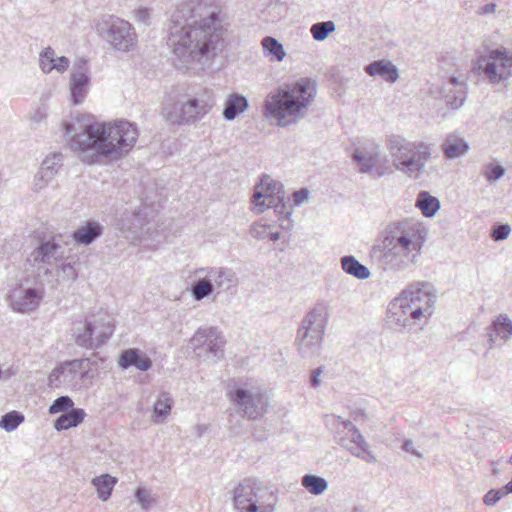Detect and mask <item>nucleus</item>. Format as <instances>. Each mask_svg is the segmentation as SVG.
I'll return each instance as SVG.
<instances>
[{
  "mask_svg": "<svg viewBox=\"0 0 512 512\" xmlns=\"http://www.w3.org/2000/svg\"><path fill=\"white\" fill-rule=\"evenodd\" d=\"M495 334L504 342H507L512 336V320L506 314H500L489 326Z\"/></svg>",
  "mask_w": 512,
  "mask_h": 512,
  "instance_id": "4c0bfd02",
  "label": "nucleus"
},
{
  "mask_svg": "<svg viewBox=\"0 0 512 512\" xmlns=\"http://www.w3.org/2000/svg\"><path fill=\"white\" fill-rule=\"evenodd\" d=\"M137 16L140 21L146 22L147 19L149 18V10L148 9H140L137 12Z\"/></svg>",
  "mask_w": 512,
  "mask_h": 512,
  "instance_id": "338daca9",
  "label": "nucleus"
},
{
  "mask_svg": "<svg viewBox=\"0 0 512 512\" xmlns=\"http://www.w3.org/2000/svg\"><path fill=\"white\" fill-rule=\"evenodd\" d=\"M364 71L370 76H380L390 83L399 78L397 67L390 61L377 60L365 66Z\"/></svg>",
  "mask_w": 512,
  "mask_h": 512,
  "instance_id": "c756f323",
  "label": "nucleus"
},
{
  "mask_svg": "<svg viewBox=\"0 0 512 512\" xmlns=\"http://www.w3.org/2000/svg\"><path fill=\"white\" fill-rule=\"evenodd\" d=\"M197 272L203 274V272L210 273V278L214 283V289L228 290L230 287L237 284V277L235 272L230 268L225 267H201L197 269Z\"/></svg>",
  "mask_w": 512,
  "mask_h": 512,
  "instance_id": "bb28decb",
  "label": "nucleus"
},
{
  "mask_svg": "<svg viewBox=\"0 0 512 512\" xmlns=\"http://www.w3.org/2000/svg\"><path fill=\"white\" fill-rule=\"evenodd\" d=\"M504 174L505 168L501 165L496 164H488L483 171V175L490 183L496 182L497 180L502 178Z\"/></svg>",
  "mask_w": 512,
  "mask_h": 512,
  "instance_id": "3c124183",
  "label": "nucleus"
},
{
  "mask_svg": "<svg viewBox=\"0 0 512 512\" xmlns=\"http://www.w3.org/2000/svg\"><path fill=\"white\" fill-rule=\"evenodd\" d=\"M73 400L65 395L56 398L53 403L49 406L48 412L52 415L57 413H65L73 408Z\"/></svg>",
  "mask_w": 512,
  "mask_h": 512,
  "instance_id": "a18cd8bd",
  "label": "nucleus"
},
{
  "mask_svg": "<svg viewBox=\"0 0 512 512\" xmlns=\"http://www.w3.org/2000/svg\"><path fill=\"white\" fill-rule=\"evenodd\" d=\"M335 29H336L335 23L331 20H328V21L314 23L310 27V33L314 40L321 42V41H324L325 39H327L329 34L334 32Z\"/></svg>",
  "mask_w": 512,
  "mask_h": 512,
  "instance_id": "a19ab883",
  "label": "nucleus"
},
{
  "mask_svg": "<svg viewBox=\"0 0 512 512\" xmlns=\"http://www.w3.org/2000/svg\"><path fill=\"white\" fill-rule=\"evenodd\" d=\"M56 174L48 171L47 168H40L34 178V190L40 191L45 188L55 177Z\"/></svg>",
  "mask_w": 512,
  "mask_h": 512,
  "instance_id": "49530a36",
  "label": "nucleus"
},
{
  "mask_svg": "<svg viewBox=\"0 0 512 512\" xmlns=\"http://www.w3.org/2000/svg\"><path fill=\"white\" fill-rule=\"evenodd\" d=\"M118 365L121 369L135 367L140 371H148L152 367V360L138 348H129L121 352Z\"/></svg>",
  "mask_w": 512,
  "mask_h": 512,
  "instance_id": "393cba45",
  "label": "nucleus"
},
{
  "mask_svg": "<svg viewBox=\"0 0 512 512\" xmlns=\"http://www.w3.org/2000/svg\"><path fill=\"white\" fill-rule=\"evenodd\" d=\"M440 94L445 99L447 106L458 109L464 105L467 96V84L465 80H459L455 76L448 78L443 83Z\"/></svg>",
  "mask_w": 512,
  "mask_h": 512,
  "instance_id": "5701e85b",
  "label": "nucleus"
},
{
  "mask_svg": "<svg viewBox=\"0 0 512 512\" xmlns=\"http://www.w3.org/2000/svg\"><path fill=\"white\" fill-rule=\"evenodd\" d=\"M194 280L190 287V292L194 300L201 301L214 292V283L210 278V273L203 272L200 274L197 269L193 272Z\"/></svg>",
  "mask_w": 512,
  "mask_h": 512,
  "instance_id": "c85d7f7f",
  "label": "nucleus"
},
{
  "mask_svg": "<svg viewBox=\"0 0 512 512\" xmlns=\"http://www.w3.org/2000/svg\"><path fill=\"white\" fill-rule=\"evenodd\" d=\"M386 147L393 167L408 178L417 180L431 159V146L423 141H410L401 135H390Z\"/></svg>",
  "mask_w": 512,
  "mask_h": 512,
  "instance_id": "39448f33",
  "label": "nucleus"
},
{
  "mask_svg": "<svg viewBox=\"0 0 512 512\" xmlns=\"http://www.w3.org/2000/svg\"><path fill=\"white\" fill-rule=\"evenodd\" d=\"M506 492L503 489H491L489 490L483 497V502L486 506H494L498 501H500Z\"/></svg>",
  "mask_w": 512,
  "mask_h": 512,
  "instance_id": "603ef678",
  "label": "nucleus"
},
{
  "mask_svg": "<svg viewBox=\"0 0 512 512\" xmlns=\"http://www.w3.org/2000/svg\"><path fill=\"white\" fill-rule=\"evenodd\" d=\"M114 324L104 311L87 315L83 323L74 330L75 343L88 350H96L112 336Z\"/></svg>",
  "mask_w": 512,
  "mask_h": 512,
  "instance_id": "1a4fd4ad",
  "label": "nucleus"
},
{
  "mask_svg": "<svg viewBox=\"0 0 512 512\" xmlns=\"http://www.w3.org/2000/svg\"><path fill=\"white\" fill-rule=\"evenodd\" d=\"M402 448L405 452L411 453L412 455H414L418 458H423V454L421 452H419L417 449L413 448L412 440H409V439L405 440L402 445Z\"/></svg>",
  "mask_w": 512,
  "mask_h": 512,
  "instance_id": "680f3d73",
  "label": "nucleus"
},
{
  "mask_svg": "<svg viewBox=\"0 0 512 512\" xmlns=\"http://www.w3.org/2000/svg\"><path fill=\"white\" fill-rule=\"evenodd\" d=\"M56 174L48 171L47 168H40L34 178V190L40 191L45 188L55 177Z\"/></svg>",
  "mask_w": 512,
  "mask_h": 512,
  "instance_id": "de8ad7c7",
  "label": "nucleus"
},
{
  "mask_svg": "<svg viewBox=\"0 0 512 512\" xmlns=\"http://www.w3.org/2000/svg\"><path fill=\"white\" fill-rule=\"evenodd\" d=\"M56 174L48 171L47 168H40L34 178V190L40 191L45 188L55 177Z\"/></svg>",
  "mask_w": 512,
  "mask_h": 512,
  "instance_id": "09e8293b",
  "label": "nucleus"
},
{
  "mask_svg": "<svg viewBox=\"0 0 512 512\" xmlns=\"http://www.w3.org/2000/svg\"><path fill=\"white\" fill-rule=\"evenodd\" d=\"M416 207L428 218L433 217L440 209V201L427 191H421L416 199Z\"/></svg>",
  "mask_w": 512,
  "mask_h": 512,
  "instance_id": "f704fd0d",
  "label": "nucleus"
},
{
  "mask_svg": "<svg viewBox=\"0 0 512 512\" xmlns=\"http://www.w3.org/2000/svg\"><path fill=\"white\" fill-rule=\"evenodd\" d=\"M441 148L446 158L456 159L468 152L469 144L460 134L450 133L445 137Z\"/></svg>",
  "mask_w": 512,
  "mask_h": 512,
  "instance_id": "cd10ccee",
  "label": "nucleus"
},
{
  "mask_svg": "<svg viewBox=\"0 0 512 512\" xmlns=\"http://www.w3.org/2000/svg\"><path fill=\"white\" fill-rule=\"evenodd\" d=\"M285 192L283 185L264 175L261 182L255 187L252 195L253 209L257 214L263 213L265 209L270 208L275 201L284 199Z\"/></svg>",
  "mask_w": 512,
  "mask_h": 512,
  "instance_id": "2eb2a0df",
  "label": "nucleus"
},
{
  "mask_svg": "<svg viewBox=\"0 0 512 512\" xmlns=\"http://www.w3.org/2000/svg\"><path fill=\"white\" fill-rule=\"evenodd\" d=\"M496 9H497V5L496 3H487L483 6H481L478 10H477V14L479 16H485V15H491V14H494L496 12Z\"/></svg>",
  "mask_w": 512,
  "mask_h": 512,
  "instance_id": "052dcab7",
  "label": "nucleus"
},
{
  "mask_svg": "<svg viewBox=\"0 0 512 512\" xmlns=\"http://www.w3.org/2000/svg\"><path fill=\"white\" fill-rule=\"evenodd\" d=\"M402 292H407L406 297L412 307H414L415 317H422L425 321L433 313V307L436 301L433 287L428 282L411 283Z\"/></svg>",
  "mask_w": 512,
  "mask_h": 512,
  "instance_id": "4468645a",
  "label": "nucleus"
},
{
  "mask_svg": "<svg viewBox=\"0 0 512 512\" xmlns=\"http://www.w3.org/2000/svg\"><path fill=\"white\" fill-rule=\"evenodd\" d=\"M89 371V359H74L66 361L52 370L49 384L58 387L64 385L71 390H79Z\"/></svg>",
  "mask_w": 512,
  "mask_h": 512,
  "instance_id": "ddd939ff",
  "label": "nucleus"
},
{
  "mask_svg": "<svg viewBox=\"0 0 512 512\" xmlns=\"http://www.w3.org/2000/svg\"><path fill=\"white\" fill-rule=\"evenodd\" d=\"M315 96L316 84L309 78L285 84L267 94L263 115L279 127L296 124L306 116Z\"/></svg>",
  "mask_w": 512,
  "mask_h": 512,
  "instance_id": "20e7f679",
  "label": "nucleus"
},
{
  "mask_svg": "<svg viewBox=\"0 0 512 512\" xmlns=\"http://www.w3.org/2000/svg\"><path fill=\"white\" fill-rule=\"evenodd\" d=\"M343 271L359 280H366L370 277L369 269L361 264L354 256L346 255L340 259Z\"/></svg>",
  "mask_w": 512,
  "mask_h": 512,
  "instance_id": "72a5a7b5",
  "label": "nucleus"
},
{
  "mask_svg": "<svg viewBox=\"0 0 512 512\" xmlns=\"http://www.w3.org/2000/svg\"><path fill=\"white\" fill-rule=\"evenodd\" d=\"M425 238L420 224L408 219L393 221L375 240L368 256L382 272H404L418 262Z\"/></svg>",
  "mask_w": 512,
  "mask_h": 512,
  "instance_id": "7ed1b4c3",
  "label": "nucleus"
},
{
  "mask_svg": "<svg viewBox=\"0 0 512 512\" xmlns=\"http://www.w3.org/2000/svg\"><path fill=\"white\" fill-rule=\"evenodd\" d=\"M172 408V399L168 393H161L154 404L155 417H166Z\"/></svg>",
  "mask_w": 512,
  "mask_h": 512,
  "instance_id": "c03bdc74",
  "label": "nucleus"
},
{
  "mask_svg": "<svg viewBox=\"0 0 512 512\" xmlns=\"http://www.w3.org/2000/svg\"><path fill=\"white\" fill-rule=\"evenodd\" d=\"M33 265L57 264L64 258V247L55 238L42 240L30 254Z\"/></svg>",
  "mask_w": 512,
  "mask_h": 512,
  "instance_id": "4be33fe9",
  "label": "nucleus"
},
{
  "mask_svg": "<svg viewBox=\"0 0 512 512\" xmlns=\"http://www.w3.org/2000/svg\"><path fill=\"white\" fill-rule=\"evenodd\" d=\"M323 372L322 367H319L312 371L310 383L313 387H318L320 385V375Z\"/></svg>",
  "mask_w": 512,
  "mask_h": 512,
  "instance_id": "e2e57ef3",
  "label": "nucleus"
},
{
  "mask_svg": "<svg viewBox=\"0 0 512 512\" xmlns=\"http://www.w3.org/2000/svg\"><path fill=\"white\" fill-rule=\"evenodd\" d=\"M218 14L202 4L188 0L177 5L171 13L167 45L180 62L178 67L189 68L210 58L218 35L214 33Z\"/></svg>",
  "mask_w": 512,
  "mask_h": 512,
  "instance_id": "f257e3e1",
  "label": "nucleus"
},
{
  "mask_svg": "<svg viewBox=\"0 0 512 512\" xmlns=\"http://www.w3.org/2000/svg\"><path fill=\"white\" fill-rule=\"evenodd\" d=\"M63 155L60 152H55L49 156H47L40 168H47L48 171H51L54 174H57L58 169L62 166Z\"/></svg>",
  "mask_w": 512,
  "mask_h": 512,
  "instance_id": "8fccbe9b",
  "label": "nucleus"
},
{
  "mask_svg": "<svg viewBox=\"0 0 512 512\" xmlns=\"http://www.w3.org/2000/svg\"><path fill=\"white\" fill-rule=\"evenodd\" d=\"M85 411L81 408H72L61 414L54 422V428L57 431L67 430L78 426L85 418Z\"/></svg>",
  "mask_w": 512,
  "mask_h": 512,
  "instance_id": "473e14b6",
  "label": "nucleus"
},
{
  "mask_svg": "<svg viewBox=\"0 0 512 512\" xmlns=\"http://www.w3.org/2000/svg\"><path fill=\"white\" fill-rule=\"evenodd\" d=\"M353 161L360 173H368L380 178L389 171L386 162H381V153L378 147L372 150H355Z\"/></svg>",
  "mask_w": 512,
  "mask_h": 512,
  "instance_id": "6ab92c4d",
  "label": "nucleus"
},
{
  "mask_svg": "<svg viewBox=\"0 0 512 512\" xmlns=\"http://www.w3.org/2000/svg\"><path fill=\"white\" fill-rule=\"evenodd\" d=\"M407 292H401L388 305L387 319L398 327L412 329L416 325L424 324L426 321L422 317H415L414 307L410 305L406 297Z\"/></svg>",
  "mask_w": 512,
  "mask_h": 512,
  "instance_id": "dca6fc26",
  "label": "nucleus"
},
{
  "mask_svg": "<svg viewBox=\"0 0 512 512\" xmlns=\"http://www.w3.org/2000/svg\"><path fill=\"white\" fill-rule=\"evenodd\" d=\"M327 318V305L317 303L302 319L297 331L296 342L298 352L303 358L312 357L320 350Z\"/></svg>",
  "mask_w": 512,
  "mask_h": 512,
  "instance_id": "0eeeda50",
  "label": "nucleus"
},
{
  "mask_svg": "<svg viewBox=\"0 0 512 512\" xmlns=\"http://www.w3.org/2000/svg\"><path fill=\"white\" fill-rule=\"evenodd\" d=\"M227 397L242 413V418L250 420L262 416L268 407L267 398L259 388L235 385L227 392Z\"/></svg>",
  "mask_w": 512,
  "mask_h": 512,
  "instance_id": "9b49d317",
  "label": "nucleus"
},
{
  "mask_svg": "<svg viewBox=\"0 0 512 512\" xmlns=\"http://www.w3.org/2000/svg\"><path fill=\"white\" fill-rule=\"evenodd\" d=\"M213 104L206 91L179 94L164 100L161 115L169 126L194 125L209 113Z\"/></svg>",
  "mask_w": 512,
  "mask_h": 512,
  "instance_id": "423d86ee",
  "label": "nucleus"
},
{
  "mask_svg": "<svg viewBox=\"0 0 512 512\" xmlns=\"http://www.w3.org/2000/svg\"><path fill=\"white\" fill-rule=\"evenodd\" d=\"M473 71L491 84L500 83L512 76V53L506 48L490 50L477 58Z\"/></svg>",
  "mask_w": 512,
  "mask_h": 512,
  "instance_id": "9d476101",
  "label": "nucleus"
},
{
  "mask_svg": "<svg viewBox=\"0 0 512 512\" xmlns=\"http://www.w3.org/2000/svg\"><path fill=\"white\" fill-rule=\"evenodd\" d=\"M269 225L266 224H253L250 228V234L256 239H265L268 237Z\"/></svg>",
  "mask_w": 512,
  "mask_h": 512,
  "instance_id": "4d7b16f0",
  "label": "nucleus"
},
{
  "mask_svg": "<svg viewBox=\"0 0 512 512\" xmlns=\"http://www.w3.org/2000/svg\"><path fill=\"white\" fill-rule=\"evenodd\" d=\"M309 191L306 188H301L293 193V200L295 205H300L308 199Z\"/></svg>",
  "mask_w": 512,
  "mask_h": 512,
  "instance_id": "bf43d9fd",
  "label": "nucleus"
},
{
  "mask_svg": "<svg viewBox=\"0 0 512 512\" xmlns=\"http://www.w3.org/2000/svg\"><path fill=\"white\" fill-rule=\"evenodd\" d=\"M249 107L248 100L245 96L232 93L228 96L223 109V117L225 120L232 121L240 113L246 111Z\"/></svg>",
  "mask_w": 512,
  "mask_h": 512,
  "instance_id": "2f4dec72",
  "label": "nucleus"
},
{
  "mask_svg": "<svg viewBox=\"0 0 512 512\" xmlns=\"http://www.w3.org/2000/svg\"><path fill=\"white\" fill-rule=\"evenodd\" d=\"M194 350L203 349L213 359L219 360L224 355L225 340L222 333L216 327L199 328L191 338Z\"/></svg>",
  "mask_w": 512,
  "mask_h": 512,
  "instance_id": "f3484780",
  "label": "nucleus"
},
{
  "mask_svg": "<svg viewBox=\"0 0 512 512\" xmlns=\"http://www.w3.org/2000/svg\"><path fill=\"white\" fill-rule=\"evenodd\" d=\"M103 233V226L95 221H87L73 233V239L77 244L90 245Z\"/></svg>",
  "mask_w": 512,
  "mask_h": 512,
  "instance_id": "7c9ffc66",
  "label": "nucleus"
},
{
  "mask_svg": "<svg viewBox=\"0 0 512 512\" xmlns=\"http://www.w3.org/2000/svg\"><path fill=\"white\" fill-rule=\"evenodd\" d=\"M97 30L105 35L106 40L116 50L127 52L136 43V33L131 24L124 19L108 16L98 23Z\"/></svg>",
  "mask_w": 512,
  "mask_h": 512,
  "instance_id": "f8f14e48",
  "label": "nucleus"
},
{
  "mask_svg": "<svg viewBox=\"0 0 512 512\" xmlns=\"http://www.w3.org/2000/svg\"><path fill=\"white\" fill-rule=\"evenodd\" d=\"M262 46L265 55L269 56L272 60L282 61L286 55L283 45L273 37H265L262 40Z\"/></svg>",
  "mask_w": 512,
  "mask_h": 512,
  "instance_id": "58836bf2",
  "label": "nucleus"
},
{
  "mask_svg": "<svg viewBox=\"0 0 512 512\" xmlns=\"http://www.w3.org/2000/svg\"><path fill=\"white\" fill-rule=\"evenodd\" d=\"M337 422L339 425H342V427H343V430L339 431V433H338L339 436H341L343 434H348V433L352 432L353 430H357V427L350 420H344V419H342V417L338 416Z\"/></svg>",
  "mask_w": 512,
  "mask_h": 512,
  "instance_id": "13d9d810",
  "label": "nucleus"
},
{
  "mask_svg": "<svg viewBox=\"0 0 512 512\" xmlns=\"http://www.w3.org/2000/svg\"><path fill=\"white\" fill-rule=\"evenodd\" d=\"M351 416H352L353 420L356 422L364 421L367 418L365 411L361 410V409L354 410L351 413Z\"/></svg>",
  "mask_w": 512,
  "mask_h": 512,
  "instance_id": "0e129e2a",
  "label": "nucleus"
},
{
  "mask_svg": "<svg viewBox=\"0 0 512 512\" xmlns=\"http://www.w3.org/2000/svg\"><path fill=\"white\" fill-rule=\"evenodd\" d=\"M77 261H65L57 269V280L61 282H73L78 277L75 267Z\"/></svg>",
  "mask_w": 512,
  "mask_h": 512,
  "instance_id": "79ce46f5",
  "label": "nucleus"
},
{
  "mask_svg": "<svg viewBox=\"0 0 512 512\" xmlns=\"http://www.w3.org/2000/svg\"><path fill=\"white\" fill-rule=\"evenodd\" d=\"M119 230L124 238L135 243L152 236L151 223L146 219V214L141 210L125 215L119 221Z\"/></svg>",
  "mask_w": 512,
  "mask_h": 512,
  "instance_id": "a211bd4d",
  "label": "nucleus"
},
{
  "mask_svg": "<svg viewBox=\"0 0 512 512\" xmlns=\"http://www.w3.org/2000/svg\"><path fill=\"white\" fill-rule=\"evenodd\" d=\"M487 331H488L489 349H491L493 347V345L496 343L497 338H499V337L495 334V332L493 330H489V328H488Z\"/></svg>",
  "mask_w": 512,
  "mask_h": 512,
  "instance_id": "69168bd1",
  "label": "nucleus"
},
{
  "mask_svg": "<svg viewBox=\"0 0 512 512\" xmlns=\"http://www.w3.org/2000/svg\"><path fill=\"white\" fill-rule=\"evenodd\" d=\"M268 235L272 241H277L280 238L279 232H272L270 234L268 233Z\"/></svg>",
  "mask_w": 512,
  "mask_h": 512,
  "instance_id": "774afa93",
  "label": "nucleus"
},
{
  "mask_svg": "<svg viewBox=\"0 0 512 512\" xmlns=\"http://www.w3.org/2000/svg\"><path fill=\"white\" fill-rule=\"evenodd\" d=\"M271 207L274 208V212L279 216L280 227L284 230H290L293 227V223L290 218L292 211L284 199L275 201Z\"/></svg>",
  "mask_w": 512,
  "mask_h": 512,
  "instance_id": "ea45409f",
  "label": "nucleus"
},
{
  "mask_svg": "<svg viewBox=\"0 0 512 512\" xmlns=\"http://www.w3.org/2000/svg\"><path fill=\"white\" fill-rule=\"evenodd\" d=\"M233 505L238 512H275L277 497L260 482L246 478L233 490Z\"/></svg>",
  "mask_w": 512,
  "mask_h": 512,
  "instance_id": "6e6552de",
  "label": "nucleus"
},
{
  "mask_svg": "<svg viewBox=\"0 0 512 512\" xmlns=\"http://www.w3.org/2000/svg\"><path fill=\"white\" fill-rule=\"evenodd\" d=\"M69 64L70 61L67 57L57 56L51 47H46L39 55V66L45 74H49L53 70L63 73L68 69Z\"/></svg>",
  "mask_w": 512,
  "mask_h": 512,
  "instance_id": "a878e982",
  "label": "nucleus"
},
{
  "mask_svg": "<svg viewBox=\"0 0 512 512\" xmlns=\"http://www.w3.org/2000/svg\"><path fill=\"white\" fill-rule=\"evenodd\" d=\"M11 308L20 313L35 310L42 299V293L36 288L17 287L7 296Z\"/></svg>",
  "mask_w": 512,
  "mask_h": 512,
  "instance_id": "412c9836",
  "label": "nucleus"
},
{
  "mask_svg": "<svg viewBox=\"0 0 512 512\" xmlns=\"http://www.w3.org/2000/svg\"><path fill=\"white\" fill-rule=\"evenodd\" d=\"M301 485L313 495H321L328 489V481L315 474H306L301 479Z\"/></svg>",
  "mask_w": 512,
  "mask_h": 512,
  "instance_id": "e433bc0d",
  "label": "nucleus"
},
{
  "mask_svg": "<svg viewBox=\"0 0 512 512\" xmlns=\"http://www.w3.org/2000/svg\"><path fill=\"white\" fill-rule=\"evenodd\" d=\"M511 228L508 224H499L491 232V237L495 241H502L508 238Z\"/></svg>",
  "mask_w": 512,
  "mask_h": 512,
  "instance_id": "5fc2aeb1",
  "label": "nucleus"
},
{
  "mask_svg": "<svg viewBox=\"0 0 512 512\" xmlns=\"http://www.w3.org/2000/svg\"><path fill=\"white\" fill-rule=\"evenodd\" d=\"M242 413H239L238 410L235 413H230L228 417L229 429L234 433L238 434L240 429L243 426Z\"/></svg>",
  "mask_w": 512,
  "mask_h": 512,
  "instance_id": "6e6d98bb",
  "label": "nucleus"
},
{
  "mask_svg": "<svg viewBox=\"0 0 512 512\" xmlns=\"http://www.w3.org/2000/svg\"><path fill=\"white\" fill-rule=\"evenodd\" d=\"M135 497L143 509H148L154 501L151 493L145 488H138Z\"/></svg>",
  "mask_w": 512,
  "mask_h": 512,
  "instance_id": "864d4df0",
  "label": "nucleus"
},
{
  "mask_svg": "<svg viewBox=\"0 0 512 512\" xmlns=\"http://www.w3.org/2000/svg\"><path fill=\"white\" fill-rule=\"evenodd\" d=\"M116 483L117 479L109 474H102L101 476L95 477L92 480V484L97 490L98 497L102 501L109 499Z\"/></svg>",
  "mask_w": 512,
  "mask_h": 512,
  "instance_id": "c9c22d12",
  "label": "nucleus"
},
{
  "mask_svg": "<svg viewBox=\"0 0 512 512\" xmlns=\"http://www.w3.org/2000/svg\"><path fill=\"white\" fill-rule=\"evenodd\" d=\"M338 444L349 451L353 456L367 463L377 462L375 454L369 449V444L358 429L339 436Z\"/></svg>",
  "mask_w": 512,
  "mask_h": 512,
  "instance_id": "aec40b11",
  "label": "nucleus"
},
{
  "mask_svg": "<svg viewBox=\"0 0 512 512\" xmlns=\"http://www.w3.org/2000/svg\"><path fill=\"white\" fill-rule=\"evenodd\" d=\"M90 77L87 73L86 61H81L78 70L71 74L70 92L75 105L82 103L86 97Z\"/></svg>",
  "mask_w": 512,
  "mask_h": 512,
  "instance_id": "b1692460",
  "label": "nucleus"
},
{
  "mask_svg": "<svg viewBox=\"0 0 512 512\" xmlns=\"http://www.w3.org/2000/svg\"><path fill=\"white\" fill-rule=\"evenodd\" d=\"M70 147L82 161L93 164L100 157L120 158L135 145L138 131L127 120L109 123L95 121L89 115L77 116L64 124Z\"/></svg>",
  "mask_w": 512,
  "mask_h": 512,
  "instance_id": "f03ea898",
  "label": "nucleus"
},
{
  "mask_svg": "<svg viewBox=\"0 0 512 512\" xmlns=\"http://www.w3.org/2000/svg\"><path fill=\"white\" fill-rule=\"evenodd\" d=\"M23 421L24 416L21 413L12 411L1 417L0 427L7 432H11L15 430Z\"/></svg>",
  "mask_w": 512,
  "mask_h": 512,
  "instance_id": "37998d69",
  "label": "nucleus"
}]
</instances>
